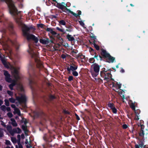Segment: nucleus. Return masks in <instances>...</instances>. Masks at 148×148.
<instances>
[{
  "instance_id": "obj_29",
  "label": "nucleus",
  "mask_w": 148,
  "mask_h": 148,
  "mask_svg": "<svg viewBox=\"0 0 148 148\" xmlns=\"http://www.w3.org/2000/svg\"><path fill=\"white\" fill-rule=\"evenodd\" d=\"M143 145V144H141L139 145H136L135 146L136 148H142Z\"/></svg>"
},
{
  "instance_id": "obj_36",
  "label": "nucleus",
  "mask_w": 148,
  "mask_h": 148,
  "mask_svg": "<svg viewBox=\"0 0 148 148\" xmlns=\"http://www.w3.org/2000/svg\"><path fill=\"white\" fill-rule=\"evenodd\" d=\"M15 131L18 133H20L21 132V130L19 128H17L16 129Z\"/></svg>"
},
{
  "instance_id": "obj_21",
  "label": "nucleus",
  "mask_w": 148,
  "mask_h": 148,
  "mask_svg": "<svg viewBox=\"0 0 148 148\" xmlns=\"http://www.w3.org/2000/svg\"><path fill=\"white\" fill-rule=\"evenodd\" d=\"M9 101L11 103H14L15 102L16 100L12 97H11L9 99Z\"/></svg>"
},
{
  "instance_id": "obj_16",
  "label": "nucleus",
  "mask_w": 148,
  "mask_h": 148,
  "mask_svg": "<svg viewBox=\"0 0 148 148\" xmlns=\"http://www.w3.org/2000/svg\"><path fill=\"white\" fill-rule=\"evenodd\" d=\"M67 37L69 41H72L74 40V38L71 35H68Z\"/></svg>"
},
{
  "instance_id": "obj_12",
  "label": "nucleus",
  "mask_w": 148,
  "mask_h": 148,
  "mask_svg": "<svg viewBox=\"0 0 148 148\" xmlns=\"http://www.w3.org/2000/svg\"><path fill=\"white\" fill-rule=\"evenodd\" d=\"M129 103L130 107L132 108V109L134 111L135 113H136V111L135 110V103H133V102H132L131 101L129 102Z\"/></svg>"
},
{
  "instance_id": "obj_18",
  "label": "nucleus",
  "mask_w": 148,
  "mask_h": 148,
  "mask_svg": "<svg viewBox=\"0 0 148 148\" xmlns=\"http://www.w3.org/2000/svg\"><path fill=\"white\" fill-rule=\"evenodd\" d=\"M39 41L40 42L43 44H46L48 43L47 41L45 39H40Z\"/></svg>"
},
{
  "instance_id": "obj_33",
  "label": "nucleus",
  "mask_w": 148,
  "mask_h": 148,
  "mask_svg": "<svg viewBox=\"0 0 148 148\" xmlns=\"http://www.w3.org/2000/svg\"><path fill=\"white\" fill-rule=\"evenodd\" d=\"M1 110L5 111L6 110V107L4 105L1 106L0 107Z\"/></svg>"
},
{
  "instance_id": "obj_2",
  "label": "nucleus",
  "mask_w": 148,
  "mask_h": 148,
  "mask_svg": "<svg viewBox=\"0 0 148 148\" xmlns=\"http://www.w3.org/2000/svg\"><path fill=\"white\" fill-rule=\"evenodd\" d=\"M1 61L5 67L7 68H10L11 70L12 75L14 76L15 78L18 79V71L13 66L11 65L8 62H7L5 60V58L3 59H2Z\"/></svg>"
},
{
  "instance_id": "obj_6",
  "label": "nucleus",
  "mask_w": 148,
  "mask_h": 148,
  "mask_svg": "<svg viewBox=\"0 0 148 148\" xmlns=\"http://www.w3.org/2000/svg\"><path fill=\"white\" fill-rule=\"evenodd\" d=\"M100 74L105 79H107L111 77V75L110 73H107L106 72H101Z\"/></svg>"
},
{
  "instance_id": "obj_48",
  "label": "nucleus",
  "mask_w": 148,
  "mask_h": 148,
  "mask_svg": "<svg viewBox=\"0 0 148 148\" xmlns=\"http://www.w3.org/2000/svg\"><path fill=\"white\" fill-rule=\"evenodd\" d=\"M51 29L50 28H47L46 30L47 31L50 32Z\"/></svg>"
},
{
  "instance_id": "obj_47",
  "label": "nucleus",
  "mask_w": 148,
  "mask_h": 148,
  "mask_svg": "<svg viewBox=\"0 0 148 148\" xmlns=\"http://www.w3.org/2000/svg\"><path fill=\"white\" fill-rule=\"evenodd\" d=\"M123 128L124 129H126L127 127V126L126 124H123Z\"/></svg>"
},
{
  "instance_id": "obj_43",
  "label": "nucleus",
  "mask_w": 148,
  "mask_h": 148,
  "mask_svg": "<svg viewBox=\"0 0 148 148\" xmlns=\"http://www.w3.org/2000/svg\"><path fill=\"white\" fill-rule=\"evenodd\" d=\"M37 26L39 27L43 28L44 25L42 24H37Z\"/></svg>"
},
{
  "instance_id": "obj_34",
  "label": "nucleus",
  "mask_w": 148,
  "mask_h": 148,
  "mask_svg": "<svg viewBox=\"0 0 148 148\" xmlns=\"http://www.w3.org/2000/svg\"><path fill=\"white\" fill-rule=\"evenodd\" d=\"M72 74L73 75L75 76H77L78 75V73L76 71H73Z\"/></svg>"
},
{
  "instance_id": "obj_46",
  "label": "nucleus",
  "mask_w": 148,
  "mask_h": 148,
  "mask_svg": "<svg viewBox=\"0 0 148 148\" xmlns=\"http://www.w3.org/2000/svg\"><path fill=\"white\" fill-rule=\"evenodd\" d=\"M20 137H21V136H20V135H17V138L18 139V142H19V143H20Z\"/></svg>"
},
{
  "instance_id": "obj_1",
  "label": "nucleus",
  "mask_w": 148,
  "mask_h": 148,
  "mask_svg": "<svg viewBox=\"0 0 148 148\" xmlns=\"http://www.w3.org/2000/svg\"><path fill=\"white\" fill-rule=\"evenodd\" d=\"M30 28L25 25H22V31L23 35L24 36L26 37L28 40L32 39L36 43L38 42L39 39L34 35L28 33L27 32L29 30Z\"/></svg>"
},
{
  "instance_id": "obj_27",
  "label": "nucleus",
  "mask_w": 148,
  "mask_h": 148,
  "mask_svg": "<svg viewBox=\"0 0 148 148\" xmlns=\"http://www.w3.org/2000/svg\"><path fill=\"white\" fill-rule=\"evenodd\" d=\"M144 134V133L143 131V130H141L139 133V136H143Z\"/></svg>"
},
{
  "instance_id": "obj_56",
  "label": "nucleus",
  "mask_w": 148,
  "mask_h": 148,
  "mask_svg": "<svg viewBox=\"0 0 148 148\" xmlns=\"http://www.w3.org/2000/svg\"><path fill=\"white\" fill-rule=\"evenodd\" d=\"M56 29L59 30V31H60L62 32L63 31L61 29H60L58 27H56Z\"/></svg>"
},
{
  "instance_id": "obj_45",
  "label": "nucleus",
  "mask_w": 148,
  "mask_h": 148,
  "mask_svg": "<svg viewBox=\"0 0 148 148\" xmlns=\"http://www.w3.org/2000/svg\"><path fill=\"white\" fill-rule=\"evenodd\" d=\"M73 77L72 76H70L69 77V81H71L73 80Z\"/></svg>"
},
{
  "instance_id": "obj_50",
  "label": "nucleus",
  "mask_w": 148,
  "mask_h": 148,
  "mask_svg": "<svg viewBox=\"0 0 148 148\" xmlns=\"http://www.w3.org/2000/svg\"><path fill=\"white\" fill-rule=\"evenodd\" d=\"M7 130L9 131H10V130L11 129V127L10 126H7Z\"/></svg>"
},
{
  "instance_id": "obj_7",
  "label": "nucleus",
  "mask_w": 148,
  "mask_h": 148,
  "mask_svg": "<svg viewBox=\"0 0 148 148\" xmlns=\"http://www.w3.org/2000/svg\"><path fill=\"white\" fill-rule=\"evenodd\" d=\"M121 84L119 83L116 82L112 83V87L116 88V89L114 88L113 89L116 91H118L117 90L121 88Z\"/></svg>"
},
{
  "instance_id": "obj_62",
  "label": "nucleus",
  "mask_w": 148,
  "mask_h": 148,
  "mask_svg": "<svg viewBox=\"0 0 148 148\" xmlns=\"http://www.w3.org/2000/svg\"><path fill=\"white\" fill-rule=\"evenodd\" d=\"M25 143L26 144L28 143V141L27 139H26V141L25 142Z\"/></svg>"
},
{
  "instance_id": "obj_61",
  "label": "nucleus",
  "mask_w": 148,
  "mask_h": 148,
  "mask_svg": "<svg viewBox=\"0 0 148 148\" xmlns=\"http://www.w3.org/2000/svg\"><path fill=\"white\" fill-rule=\"evenodd\" d=\"M3 102L2 101L0 100V106L2 104Z\"/></svg>"
},
{
  "instance_id": "obj_52",
  "label": "nucleus",
  "mask_w": 148,
  "mask_h": 148,
  "mask_svg": "<svg viewBox=\"0 0 148 148\" xmlns=\"http://www.w3.org/2000/svg\"><path fill=\"white\" fill-rule=\"evenodd\" d=\"M29 84H31L32 83V80L31 79H29Z\"/></svg>"
},
{
  "instance_id": "obj_55",
  "label": "nucleus",
  "mask_w": 148,
  "mask_h": 148,
  "mask_svg": "<svg viewBox=\"0 0 148 148\" xmlns=\"http://www.w3.org/2000/svg\"><path fill=\"white\" fill-rule=\"evenodd\" d=\"M135 119L136 120H138L139 119V116H138V115H137L136 116Z\"/></svg>"
},
{
  "instance_id": "obj_40",
  "label": "nucleus",
  "mask_w": 148,
  "mask_h": 148,
  "mask_svg": "<svg viewBox=\"0 0 148 148\" xmlns=\"http://www.w3.org/2000/svg\"><path fill=\"white\" fill-rule=\"evenodd\" d=\"M2 54L0 53V58L2 61V59H3L5 58V57L4 55L2 56Z\"/></svg>"
},
{
  "instance_id": "obj_41",
  "label": "nucleus",
  "mask_w": 148,
  "mask_h": 148,
  "mask_svg": "<svg viewBox=\"0 0 148 148\" xmlns=\"http://www.w3.org/2000/svg\"><path fill=\"white\" fill-rule=\"evenodd\" d=\"M8 116L10 118H11L12 116V114L11 113L9 112L7 114Z\"/></svg>"
},
{
  "instance_id": "obj_54",
  "label": "nucleus",
  "mask_w": 148,
  "mask_h": 148,
  "mask_svg": "<svg viewBox=\"0 0 148 148\" xmlns=\"http://www.w3.org/2000/svg\"><path fill=\"white\" fill-rule=\"evenodd\" d=\"M50 98L51 99H53L55 98V97H54V96L53 95H51L50 96Z\"/></svg>"
},
{
  "instance_id": "obj_57",
  "label": "nucleus",
  "mask_w": 148,
  "mask_h": 148,
  "mask_svg": "<svg viewBox=\"0 0 148 148\" xmlns=\"http://www.w3.org/2000/svg\"><path fill=\"white\" fill-rule=\"evenodd\" d=\"M6 110L8 111H9L10 110V108L9 107H7L6 108Z\"/></svg>"
},
{
  "instance_id": "obj_28",
  "label": "nucleus",
  "mask_w": 148,
  "mask_h": 148,
  "mask_svg": "<svg viewBox=\"0 0 148 148\" xmlns=\"http://www.w3.org/2000/svg\"><path fill=\"white\" fill-rule=\"evenodd\" d=\"M5 104L7 106H8L9 105V101L8 99H5Z\"/></svg>"
},
{
  "instance_id": "obj_31",
  "label": "nucleus",
  "mask_w": 148,
  "mask_h": 148,
  "mask_svg": "<svg viewBox=\"0 0 148 148\" xmlns=\"http://www.w3.org/2000/svg\"><path fill=\"white\" fill-rule=\"evenodd\" d=\"M3 136V132L2 129L0 128V137H2Z\"/></svg>"
},
{
  "instance_id": "obj_8",
  "label": "nucleus",
  "mask_w": 148,
  "mask_h": 148,
  "mask_svg": "<svg viewBox=\"0 0 148 148\" xmlns=\"http://www.w3.org/2000/svg\"><path fill=\"white\" fill-rule=\"evenodd\" d=\"M4 75L5 77L6 81L9 82H11L12 81V79L10 77V75L7 71H5L4 73Z\"/></svg>"
},
{
  "instance_id": "obj_3",
  "label": "nucleus",
  "mask_w": 148,
  "mask_h": 148,
  "mask_svg": "<svg viewBox=\"0 0 148 148\" xmlns=\"http://www.w3.org/2000/svg\"><path fill=\"white\" fill-rule=\"evenodd\" d=\"M2 1H5L8 4L9 8V11L11 14L12 15H15L18 14L17 10L15 7L12 0H1Z\"/></svg>"
},
{
  "instance_id": "obj_60",
  "label": "nucleus",
  "mask_w": 148,
  "mask_h": 148,
  "mask_svg": "<svg viewBox=\"0 0 148 148\" xmlns=\"http://www.w3.org/2000/svg\"><path fill=\"white\" fill-rule=\"evenodd\" d=\"M64 112V113L66 114H69V112L67 111H65Z\"/></svg>"
},
{
  "instance_id": "obj_58",
  "label": "nucleus",
  "mask_w": 148,
  "mask_h": 148,
  "mask_svg": "<svg viewBox=\"0 0 148 148\" xmlns=\"http://www.w3.org/2000/svg\"><path fill=\"white\" fill-rule=\"evenodd\" d=\"M21 138L22 139H24V135L23 134H22L21 135Z\"/></svg>"
},
{
  "instance_id": "obj_63",
  "label": "nucleus",
  "mask_w": 148,
  "mask_h": 148,
  "mask_svg": "<svg viewBox=\"0 0 148 148\" xmlns=\"http://www.w3.org/2000/svg\"><path fill=\"white\" fill-rule=\"evenodd\" d=\"M2 88V86L0 84V90H1Z\"/></svg>"
},
{
  "instance_id": "obj_44",
  "label": "nucleus",
  "mask_w": 148,
  "mask_h": 148,
  "mask_svg": "<svg viewBox=\"0 0 148 148\" xmlns=\"http://www.w3.org/2000/svg\"><path fill=\"white\" fill-rule=\"evenodd\" d=\"M94 59L93 58H90L89 60V61L91 63L93 62L94 61Z\"/></svg>"
},
{
  "instance_id": "obj_13",
  "label": "nucleus",
  "mask_w": 148,
  "mask_h": 148,
  "mask_svg": "<svg viewBox=\"0 0 148 148\" xmlns=\"http://www.w3.org/2000/svg\"><path fill=\"white\" fill-rule=\"evenodd\" d=\"M77 68V67L75 66H71L70 68H67V69L68 71H70L71 70L74 71L76 70Z\"/></svg>"
},
{
  "instance_id": "obj_14",
  "label": "nucleus",
  "mask_w": 148,
  "mask_h": 148,
  "mask_svg": "<svg viewBox=\"0 0 148 148\" xmlns=\"http://www.w3.org/2000/svg\"><path fill=\"white\" fill-rule=\"evenodd\" d=\"M101 54L103 56L105 57H108L110 56V55L107 53L106 51L104 50H102Z\"/></svg>"
},
{
  "instance_id": "obj_19",
  "label": "nucleus",
  "mask_w": 148,
  "mask_h": 148,
  "mask_svg": "<svg viewBox=\"0 0 148 148\" xmlns=\"http://www.w3.org/2000/svg\"><path fill=\"white\" fill-rule=\"evenodd\" d=\"M11 123L12 125L14 126H17V124L15 120L13 119H11Z\"/></svg>"
},
{
  "instance_id": "obj_39",
  "label": "nucleus",
  "mask_w": 148,
  "mask_h": 148,
  "mask_svg": "<svg viewBox=\"0 0 148 148\" xmlns=\"http://www.w3.org/2000/svg\"><path fill=\"white\" fill-rule=\"evenodd\" d=\"M113 112L114 113H116V109L115 107H114L112 109Z\"/></svg>"
},
{
  "instance_id": "obj_35",
  "label": "nucleus",
  "mask_w": 148,
  "mask_h": 148,
  "mask_svg": "<svg viewBox=\"0 0 148 148\" xmlns=\"http://www.w3.org/2000/svg\"><path fill=\"white\" fill-rule=\"evenodd\" d=\"M60 23L63 25H65L66 24L65 22L63 20H61L59 22Z\"/></svg>"
},
{
  "instance_id": "obj_49",
  "label": "nucleus",
  "mask_w": 148,
  "mask_h": 148,
  "mask_svg": "<svg viewBox=\"0 0 148 148\" xmlns=\"http://www.w3.org/2000/svg\"><path fill=\"white\" fill-rule=\"evenodd\" d=\"M140 126L141 128V130H143L144 128V126L143 125H140Z\"/></svg>"
},
{
  "instance_id": "obj_23",
  "label": "nucleus",
  "mask_w": 148,
  "mask_h": 148,
  "mask_svg": "<svg viewBox=\"0 0 148 148\" xmlns=\"http://www.w3.org/2000/svg\"><path fill=\"white\" fill-rule=\"evenodd\" d=\"M11 139L12 142L14 144L16 143L17 141L16 139L14 137H11Z\"/></svg>"
},
{
  "instance_id": "obj_42",
  "label": "nucleus",
  "mask_w": 148,
  "mask_h": 148,
  "mask_svg": "<svg viewBox=\"0 0 148 148\" xmlns=\"http://www.w3.org/2000/svg\"><path fill=\"white\" fill-rule=\"evenodd\" d=\"M79 23L82 26L84 27V23L82 21H79Z\"/></svg>"
},
{
  "instance_id": "obj_5",
  "label": "nucleus",
  "mask_w": 148,
  "mask_h": 148,
  "mask_svg": "<svg viewBox=\"0 0 148 148\" xmlns=\"http://www.w3.org/2000/svg\"><path fill=\"white\" fill-rule=\"evenodd\" d=\"M16 99L19 103H24L26 101L27 97L25 95H23L20 97H16Z\"/></svg>"
},
{
  "instance_id": "obj_37",
  "label": "nucleus",
  "mask_w": 148,
  "mask_h": 148,
  "mask_svg": "<svg viewBox=\"0 0 148 148\" xmlns=\"http://www.w3.org/2000/svg\"><path fill=\"white\" fill-rule=\"evenodd\" d=\"M5 144L7 145H11V143L9 140H5Z\"/></svg>"
},
{
  "instance_id": "obj_59",
  "label": "nucleus",
  "mask_w": 148,
  "mask_h": 148,
  "mask_svg": "<svg viewBox=\"0 0 148 148\" xmlns=\"http://www.w3.org/2000/svg\"><path fill=\"white\" fill-rule=\"evenodd\" d=\"M23 121L24 122V123L25 125H26L27 123V122L25 120H23Z\"/></svg>"
},
{
  "instance_id": "obj_38",
  "label": "nucleus",
  "mask_w": 148,
  "mask_h": 148,
  "mask_svg": "<svg viewBox=\"0 0 148 148\" xmlns=\"http://www.w3.org/2000/svg\"><path fill=\"white\" fill-rule=\"evenodd\" d=\"M50 32L53 35H55L57 34V33H56V32L53 31L52 29H51Z\"/></svg>"
},
{
  "instance_id": "obj_22",
  "label": "nucleus",
  "mask_w": 148,
  "mask_h": 148,
  "mask_svg": "<svg viewBox=\"0 0 148 148\" xmlns=\"http://www.w3.org/2000/svg\"><path fill=\"white\" fill-rule=\"evenodd\" d=\"M107 58H108L109 60L111 62H113L114 60V58L111 57L110 55V56L108 57Z\"/></svg>"
},
{
  "instance_id": "obj_24",
  "label": "nucleus",
  "mask_w": 148,
  "mask_h": 148,
  "mask_svg": "<svg viewBox=\"0 0 148 148\" xmlns=\"http://www.w3.org/2000/svg\"><path fill=\"white\" fill-rule=\"evenodd\" d=\"M18 146L16 145V148H23L22 145L20 144L19 142H18Z\"/></svg>"
},
{
  "instance_id": "obj_10",
  "label": "nucleus",
  "mask_w": 148,
  "mask_h": 148,
  "mask_svg": "<svg viewBox=\"0 0 148 148\" xmlns=\"http://www.w3.org/2000/svg\"><path fill=\"white\" fill-rule=\"evenodd\" d=\"M66 9H67V11L71 13V14H73L74 16H75L76 17H77L78 16H79V15H80L81 14V12L80 10L78 11V14H76L75 13H74L73 12L71 11L70 10L67 9L66 8Z\"/></svg>"
},
{
  "instance_id": "obj_17",
  "label": "nucleus",
  "mask_w": 148,
  "mask_h": 148,
  "mask_svg": "<svg viewBox=\"0 0 148 148\" xmlns=\"http://www.w3.org/2000/svg\"><path fill=\"white\" fill-rule=\"evenodd\" d=\"M14 114H17L18 115L21 116V114L18 108H15L14 109Z\"/></svg>"
},
{
  "instance_id": "obj_9",
  "label": "nucleus",
  "mask_w": 148,
  "mask_h": 148,
  "mask_svg": "<svg viewBox=\"0 0 148 148\" xmlns=\"http://www.w3.org/2000/svg\"><path fill=\"white\" fill-rule=\"evenodd\" d=\"M13 76L14 78L15 79L12 81V83L11 84H10L9 86V87L11 90H13V87L16 84L17 80L19 79V76L18 78V79H16L15 78L14 76Z\"/></svg>"
},
{
  "instance_id": "obj_51",
  "label": "nucleus",
  "mask_w": 148,
  "mask_h": 148,
  "mask_svg": "<svg viewBox=\"0 0 148 148\" xmlns=\"http://www.w3.org/2000/svg\"><path fill=\"white\" fill-rule=\"evenodd\" d=\"M75 116H76V117L77 119L78 120H80V118H79V116H78V115L77 114H75Z\"/></svg>"
},
{
  "instance_id": "obj_26",
  "label": "nucleus",
  "mask_w": 148,
  "mask_h": 148,
  "mask_svg": "<svg viewBox=\"0 0 148 148\" xmlns=\"http://www.w3.org/2000/svg\"><path fill=\"white\" fill-rule=\"evenodd\" d=\"M18 88L21 91H23L24 89L23 87L21 84H20L18 85Z\"/></svg>"
},
{
  "instance_id": "obj_4",
  "label": "nucleus",
  "mask_w": 148,
  "mask_h": 148,
  "mask_svg": "<svg viewBox=\"0 0 148 148\" xmlns=\"http://www.w3.org/2000/svg\"><path fill=\"white\" fill-rule=\"evenodd\" d=\"M99 66L97 64H92L91 67V73L93 77H96L99 74Z\"/></svg>"
},
{
  "instance_id": "obj_64",
  "label": "nucleus",
  "mask_w": 148,
  "mask_h": 148,
  "mask_svg": "<svg viewBox=\"0 0 148 148\" xmlns=\"http://www.w3.org/2000/svg\"><path fill=\"white\" fill-rule=\"evenodd\" d=\"M80 57L81 58H84V56L82 55V56H81Z\"/></svg>"
},
{
  "instance_id": "obj_20",
  "label": "nucleus",
  "mask_w": 148,
  "mask_h": 148,
  "mask_svg": "<svg viewBox=\"0 0 148 148\" xmlns=\"http://www.w3.org/2000/svg\"><path fill=\"white\" fill-rule=\"evenodd\" d=\"M108 107L110 108L111 109L115 107L114 106V105L113 103H110L108 104Z\"/></svg>"
},
{
  "instance_id": "obj_32",
  "label": "nucleus",
  "mask_w": 148,
  "mask_h": 148,
  "mask_svg": "<svg viewBox=\"0 0 148 148\" xmlns=\"http://www.w3.org/2000/svg\"><path fill=\"white\" fill-rule=\"evenodd\" d=\"M93 45L94 47H95V48L97 50H99V46H98L97 45H96V44H95V43L93 44Z\"/></svg>"
},
{
  "instance_id": "obj_15",
  "label": "nucleus",
  "mask_w": 148,
  "mask_h": 148,
  "mask_svg": "<svg viewBox=\"0 0 148 148\" xmlns=\"http://www.w3.org/2000/svg\"><path fill=\"white\" fill-rule=\"evenodd\" d=\"M66 5L64 2L59 4V8L61 9H63L64 7H66Z\"/></svg>"
},
{
  "instance_id": "obj_30",
  "label": "nucleus",
  "mask_w": 148,
  "mask_h": 148,
  "mask_svg": "<svg viewBox=\"0 0 148 148\" xmlns=\"http://www.w3.org/2000/svg\"><path fill=\"white\" fill-rule=\"evenodd\" d=\"M22 127L23 130L25 131V134H27V130H26V126H23V125L22 126Z\"/></svg>"
},
{
  "instance_id": "obj_11",
  "label": "nucleus",
  "mask_w": 148,
  "mask_h": 148,
  "mask_svg": "<svg viewBox=\"0 0 148 148\" xmlns=\"http://www.w3.org/2000/svg\"><path fill=\"white\" fill-rule=\"evenodd\" d=\"M36 62L37 64V66L38 67H42L43 66L42 63L40 61L38 58L35 59Z\"/></svg>"
},
{
  "instance_id": "obj_25",
  "label": "nucleus",
  "mask_w": 148,
  "mask_h": 148,
  "mask_svg": "<svg viewBox=\"0 0 148 148\" xmlns=\"http://www.w3.org/2000/svg\"><path fill=\"white\" fill-rule=\"evenodd\" d=\"M7 93L11 97H12L13 94V92L10 90H8L7 91Z\"/></svg>"
},
{
  "instance_id": "obj_53",
  "label": "nucleus",
  "mask_w": 148,
  "mask_h": 148,
  "mask_svg": "<svg viewBox=\"0 0 148 148\" xmlns=\"http://www.w3.org/2000/svg\"><path fill=\"white\" fill-rule=\"evenodd\" d=\"M11 106L12 108H14V109L16 108V106H15L14 104H12L11 105Z\"/></svg>"
}]
</instances>
